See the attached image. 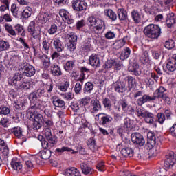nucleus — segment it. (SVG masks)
<instances>
[{"label": "nucleus", "mask_w": 176, "mask_h": 176, "mask_svg": "<svg viewBox=\"0 0 176 176\" xmlns=\"http://www.w3.org/2000/svg\"><path fill=\"white\" fill-rule=\"evenodd\" d=\"M53 45L54 46V49L58 52L64 50V45L63 44V41L58 38H55L53 41Z\"/></svg>", "instance_id": "obj_24"}, {"label": "nucleus", "mask_w": 176, "mask_h": 176, "mask_svg": "<svg viewBox=\"0 0 176 176\" xmlns=\"http://www.w3.org/2000/svg\"><path fill=\"white\" fill-rule=\"evenodd\" d=\"M41 159L43 160H49L52 156V151L50 149H45L41 151Z\"/></svg>", "instance_id": "obj_41"}, {"label": "nucleus", "mask_w": 176, "mask_h": 176, "mask_svg": "<svg viewBox=\"0 0 176 176\" xmlns=\"http://www.w3.org/2000/svg\"><path fill=\"white\" fill-rule=\"evenodd\" d=\"M22 71L25 76L29 77L34 76V75H35V72H36L35 67L28 63L24 64L22 66Z\"/></svg>", "instance_id": "obj_9"}, {"label": "nucleus", "mask_w": 176, "mask_h": 176, "mask_svg": "<svg viewBox=\"0 0 176 176\" xmlns=\"http://www.w3.org/2000/svg\"><path fill=\"white\" fill-rule=\"evenodd\" d=\"M15 30L17 31L18 34H21V36H25V32L24 31V28L21 25H16L15 26Z\"/></svg>", "instance_id": "obj_55"}, {"label": "nucleus", "mask_w": 176, "mask_h": 176, "mask_svg": "<svg viewBox=\"0 0 176 176\" xmlns=\"http://www.w3.org/2000/svg\"><path fill=\"white\" fill-rule=\"evenodd\" d=\"M101 109H102V106L100 100L95 99L91 101V110H90L91 113H94V115L96 113H98V112H100Z\"/></svg>", "instance_id": "obj_13"}, {"label": "nucleus", "mask_w": 176, "mask_h": 176, "mask_svg": "<svg viewBox=\"0 0 176 176\" xmlns=\"http://www.w3.org/2000/svg\"><path fill=\"white\" fill-rule=\"evenodd\" d=\"M124 81L128 82L129 91H130L131 89L134 87V85H135V78L131 76H126Z\"/></svg>", "instance_id": "obj_32"}, {"label": "nucleus", "mask_w": 176, "mask_h": 176, "mask_svg": "<svg viewBox=\"0 0 176 176\" xmlns=\"http://www.w3.org/2000/svg\"><path fill=\"white\" fill-rule=\"evenodd\" d=\"M43 126L45 130L49 129L53 126V120H45L43 116L41 114H36L34 116V122L32 129L33 130H39L41 127Z\"/></svg>", "instance_id": "obj_3"}, {"label": "nucleus", "mask_w": 176, "mask_h": 176, "mask_svg": "<svg viewBox=\"0 0 176 176\" xmlns=\"http://www.w3.org/2000/svg\"><path fill=\"white\" fill-rule=\"evenodd\" d=\"M113 86L115 91H117V93H124V91L127 90L126 81L124 80L117 81L113 85Z\"/></svg>", "instance_id": "obj_15"}, {"label": "nucleus", "mask_w": 176, "mask_h": 176, "mask_svg": "<svg viewBox=\"0 0 176 176\" xmlns=\"http://www.w3.org/2000/svg\"><path fill=\"white\" fill-rule=\"evenodd\" d=\"M10 48L9 42L3 40H0V52H6Z\"/></svg>", "instance_id": "obj_39"}, {"label": "nucleus", "mask_w": 176, "mask_h": 176, "mask_svg": "<svg viewBox=\"0 0 176 176\" xmlns=\"http://www.w3.org/2000/svg\"><path fill=\"white\" fill-rule=\"evenodd\" d=\"M131 14L134 23H135L136 24L141 23V14H140L138 10H133L131 12Z\"/></svg>", "instance_id": "obj_25"}, {"label": "nucleus", "mask_w": 176, "mask_h": 176, "mask_svg": "<svg viewBox=\"0 0 176 176\" xmlns=\"http://www.w3.org/2000/svg\"><path fill=\"white\" fill-rule=\"evenodd\" d=\"M8 85L14 86L16 90H30L34 87V82L31 80L25 81L21 74L16 73L14 76L8 78Z\"/></svg>", "instance_id": "obj_1"}, {"label": "nucleus", "mask_w": 176, "mask_h": 176, "mask_svg": "<svg viewBox=\"0 0 176 176\" xmlns=\"http://www.w3.org/2000/svg\"><path fill=\"white\" fill-rule=\"evenodd\" d=\"M41 60L44 64H46L47 67H49V65H50V59L49 58V57H47V55L43 54L41 56Z\"/></svg>", "instance_id": "obj_60"}, {"label": "nucleus", "mask_w": 176, "mask_h": 176, "mask_svg": "<svg viewBox=\"0 0 176 176\" xmlns=\"http://www.w3.org/2000/svg\"><path fill=\"white\" fill-rule=\"evenodd\" d=\"M102 104L104 105V107L108 111H111L112 109V102L108 98H104L102 100Z\"/></svg>", "instance_id": "obj_40"}, {"label": "nucleus", "mask_w": 176, "mask_h": 176, "mask_svg": "<svg viewBox=\"0 0 176 176\" xmlns=\"http://www.w3.org/2000/svg\"><path fill=\"white\" fill-rule=\"evenodd\" d=\"M102 29L105 30V22L102 19L98 18L95 26L92 28V31H94L96 34V31H101Z\"/></svg>", "instance_id": "obj_18"}, {"label": "nucleus", "mask_w": 176, "mask_h": 176, "mask_svg": "<svg viewBox=\"0 0 176 176\" xmlns=\"http://www.w3.org/2000/svg\"><path fill=\"white\" fill-rule=\"evenodd\" d=\"M165 47L166 49H174L175 47V42L173 39H168L165 42Z\"/></svg>", "instance_id": "obj_49"}, {"label": "nucleus", "mask_w": 176, "mask_h": 176, "mask_svg": "<svg viewBox=\"0 0 176 176\" xmlns=\"http://www.w3.org/2000/svg\"><path fill=\"white\" fill-rule=\"evenodd\" d=\"M50 16H52V14H50V12H43L41 14L40 17L41 20H43V21H49Z\"/></svg>", "instance_id": "obj_51"}, {"label": "nucleus", "mask_w": 176, "mask_h": 176, "mask_svg": "<svg viewBox=\"0 0 176 176\" xmlns=\"http://www.w3.org/2000/svg\"><path fill=\"white\" fill-rule=\"evenodd\" d=\"M80 168L82 171V173L85 174V175L93 174V170H91V168L89 167L87 164L85 163H82L80 164Z\"/></svg>", "instance_id": "obj_38"}, {"label": "nucleus", "mask_w": 176, "mask_h": 176, "mask_svg": "<svg viewBox=\"0 0 176 176\" xmlns=\"http://www.w3.org/2000/svg\"><path fill=\"white\" fill-rule=\"evenodd\" d=\"M11 133L17 137V138H21L23 137V129L21 127L16 126L11 129Z\"/></svg>", "instance_id": "obj_37"}, {"label": "nucleus", "mask_w": 176, "mask_h": 176, "mask_svg": "<svg viewBox=\"0 0 176 176\" xmlns=\"http://www.w3.org/2000/svg\"><path fill=\"white\" fill-rule=\"evenodd\" d=\"M45 137L48 142L43 140H41V145L44 149H48L53 148L55 144L57 143V138L52 135V130L50 129H46L45 131Z\"/></svg>", "instance_id": "obj_5"}, {"label": "nucleus", "mask_w": 176, "mask_h": 176, "mask_svg": "<svg viewBox=\"0 0 176 176\" xmlns=\"http://www.w3.org/2000/svg\"><path fill=\"white\" fill-rule=\"evenodd\" d=\"M38 98H39V96H38L36 91L30 93L29 95V100L31 102H35Z\"/></svg>", "instance_id": "obj_53"}, {"label": "nucleus", "mask_w": 176, "mask_h": 176, "mask_svg": "<svg viewBox=\"0 0 176 176\" xmlns=\"http://www.w3.org/2000/svg\"><path fill=\"white\" fill-rule=\"evenodd\" d=\"M104 15L107 16L111 20H112V21H116V19H118L116 13L111 9L105 10Z\"/></svg>", "instance_id": "obj_33"}, {"label": "nucleus", "mask_w": 176, "mask_h": 176, "mask_svg": "<svg viewBox=\"0 0 176 176\" xmlns=\"http://www.w3.org/2000/svg\"><path fill=\"white\" fill-rule=\"evenodd\" d=\"M11 13L14 17H19V8H17V5L15 3L12 4L11 6Z\"/></svg>", "instance_id": "obj_48"}, {"label": "nucleus", "mask_w": 176, "mask_h": 176, "mask_svg": "<svg viewBox=\"0 0 176 176\" xmlns=\"http://www.w3.org/2000/svg\"><path fill=\"white\" fill-rule=\"evenodd\" d=\"M157 120L160 124H163L164 123V120H166V116L164 113H159L157 115Z\"/></svg>", "instance_id": "obj_56"}, {"label": "nucleus", "mask_w": 176, "mask_h": 176, "mask_svg": "<svg viewBox=\"0 0 176 176\" xmlns=\"http://www.w3.org/2000/svg\"><path fill=\"white\" fill-rule=\"evenodd\" d=\"M128 71L131 72L132 75H135V76H138L140 75V65L138 63H131L128 67Z\"/></svg>", "instance_id": "obj_17"}, {"label": "nucleus", "mask_w": 176, "mask_h": 176, "mask_svg": "<svg viewBox=\"0 0 176 176\" xmlns=\"http://www.w3.org/2000/svg\"><path fill=\"white\" fill-rule=\"evenodd\" d=\"M94 89V84L91 82H87L84 87L85 93H91V91Z\"/></svg>", "instance_id": "obj_45"}, {"label": "nucleus", "mask_w": 176, "mask_h": 176, "mask_svg": "<svg viewBox=\"0 0 176 176\" xmlns=\"http://www.w3.org/2000/svg\"><path fill=\"white\" fill-rule=\"evenodd\" d=\"M32 109H42V104H41V102H36L34 103V105H32L30 109H29L28 110V113H30V118H32V119H34V117L35 116V115L36 114H34V112H35V111H32Z\"/></svg>", "instance_id": "obj_23"}, {"label": "nucleus", "mask_w": 176, "mask_h": 176, "mask_svg": "<svg viewBox=\"0 0 176 176\" xmlns=\"http://www.w3.org/2000/svg\"><path fill=\"white\" fill-rule=\"evenodd\" d=\"M59 15L62 17L63 21L67 24H74L75 21L74 19L69 15V12L63 9L59 11Z\"/></svg>", "instance_id": "obj_14"}, {"label": "nucleus", "mask_w": 176, "mask_h": 176, "mask_svg": "<svg viewBox=\"0 0 176 176\" xmlns=\"http://www.w3.org/2000/svg\"><path fill=\"white\" fill-rule=\"evenodd\" d=\"M72 8L76 12H83L87 9V3L82 0H76L72 3Z\"/></svg>", "instance_id": "obj_7"}, {"label": "nucleus", "mask_w": 176, "mask_h": 176, "mask_svg": "<svg viewBox=\"0 0 176 176\" xmlns=\"http://www.w3.org/2000/svg\"><path fill=\"white\" fill-rule=\"evenodd\" d=\"M76 43H73L71 41H69L67 43V47L70 52H74V50H75V49H76Z\"/></svg>", "instance_id": "obj_62"}, {"label": "nucleus", "mask_w": 176, "mask_h": 176, "mask_svg": "<svg viewBox=\"0 0 176 176\" xmlns=\"http://www.w3.org/2000/svg\"><path fill=\"white\" fill-rule=\"evenodd\" d=\"M96 116H98V118L102 116L100 118V122L102 125L104 126V127L109 126V124H111L113 120V118H112V116L104 113H99Z\"/></svg>", "instance_id": "obj_10"}, {"label": "nucleus", "mask_w": 176, "mask_h": 176, "mask_svg": "<svg viewBox=\"0 0 176 176\" xmlns=\"http://www.w3.org/2000/svg\"><path fill=\"white\" fill-rule=\"evenodd\" d=\"M115 65V60H107L104 64V68L109 69L112 68V67H114Z\"/></svg>", "instance_id": "obj_61"}, {"label": "nucleus", "mask_w": 176, "mask_h": 176, "mask_svg": "<svg viewBox=\"0 0 176 176\" xmlns=\"http://www.w3.org/2000/svg\"><path fill=\"white\" fill-rule=\"evenodd\" d=\"M0 151L4 156H8L9 155V148L5 143V140L0 139Z\"/></svg>", "instance_id": "obj_27"}, {"label": "nucleus", "mask_w": 176, "mask_h": 176, "mask_svg": "<svg viewBox=\"0 0 176 176\" xmlns=\"http://www.w3.org/2000/svg\"><path fill=\"white\" fill-rule=\"evenodd\" d=\"M10 113V109L5 106L0 107V115H4V116H6V115H9Z\"/></svg>", "instance_id": "obj_52"}, {"label": "nucleus", "mask_w": 176, "mask_h": 176, "mask_svg": "<svg viewBox=\"0 0 176 176\" xmlns=\"http://www.w3.org/2000/svg\"><path fill=\"white\" fill-rule=\"evenodd\" d=\"M144 34L151 39H157L162 35V29L157 25L150 24L144 28Z\"/></svg>", "instance_id": "obj_4"}, {"label": "nucleus", "mask_w": 176, "mask_h": 176, "mask_svg": "<svg viewBox=\"0 0 176 176\" xmlns=\"http://www.w3.org/2000/svg\"><path fill=\"white\" fill-rule=\"evenodd\" d=\"M148 112V111L144 110L141 108H138L136 109V113L138 118H145Z\"/></svg>", "instance_id": "obj_50"}, {"label": "nucleus", "mask_w": 176, "mask_h": 176, "mask_svg": "<svg viewBox=\"0 0 176 176\" xmlns=\"http://www.w3.org/2000/svg\"><path fill=\"white\" fill-rule=\"evenodd\" d=\"M31 14H32V8L31 7L25 8L24 10L22 12V17L24 19H28L31 17Z\"/></svg>", "instance_id": "obj_42"}, {"label": "nucleus", "mask_w": 176, "mask_h": 176, "mask_svg": "<svg viewBox=\"0 0 176 176\" xmlns=\"http://www.w3.org/2000/svg\"><path fill=\"white\" fill-rule=\"evenodd\" d=\"M121 155L124 157H133L134 156V153L131 148H124L121 150Z\"/></svg>", "instance_id": "obj_28"}, {"label": "nucleus", "mask_w": 176, "mask_h": 176, "mask_svg": "<svg viewBox=\"0 0 176 176\" xmlns=\"http://www.w3.org/2000/svg\"><path fill=\"white\" fill-rule=\"evenodd\" d=\"M65 176H80V173L76 168H70L65 170Z\"/></svg>", "instance_id": "obj_29"}, {"label": "nucleus", "mask_w": 176, "mask_h": 176, "mask_svg": "<svg viewBox=\"0 0 176 176\" xmlns=\"http://www.w3.org/2000/svg\"><path fill=\"white\" fill-rule=\"evenodd\" d=\"M48 32L50 35H53L57 32V26L56 24H53L51 25L50 29L48 30Z\"/></svg>", "instance_id": "obj_64"}, {"label": "nucleus", "mask_w": 176, "mask_h": 176, "mask_svg": "<svg viewBox=\"0 0 176 176\" xmlns=\"http://www.w3.org/2000/svg\"><path fill=\"white\" fill-rule=\"evenodd\" d=\"M166 25L169 28H171L174 24H175V18H174V13L171 12L167 14Z\"/></svg>", "instance_id": "obj_26"}, {"label": "nucleus", "mask_w": 176, "mask_h": 176, "mask_svg": "<svg viewBox=\"0 0 176 176\" xmlns=\"http://www.w3.org/2000/svg\"><path fill=\"white\" fill-rule=\"evenodd\" d=\"M97 20H98V18H96L94 16H89L87 19V24L88 27L91 28L95 27L96 23H97Z\"/></svg>", "instance_id": "obj_36"}, {"label": "nucleus", "mask_w": 176, "mask_h": 176, "mask_svg": "<svg viewBox=\"0 0 176 176\" xmlns=\"http://www.w3.org/2000/svg\"><path fill=\"white\" fill-rule=\"evenodd\" d=\"M10 164L13 170H15L16 171H19V170H21V168H23V164H21V162L16 161L15 159H13L11 161Z\"/></svg>", "instance_id": "obj_34"}, {"label": "nucleus", "mask_w": 176, "mask_h": 176, "mask_svg": "<svg viewBox=\"0 0 176 176\" xmlns=\"http://www.w3.org/2000/svg\"><path fill=\"white\" fill-rule=\"evenodd\" d=\"M113 68L114 69H116V71H119L121 68H123V63H122V62H118L116 60H114Z\"/></svg>", "instance_id": "obj_63"}, {"label": "nucleus", "mask_w": 176, "mask_h": 176, "mask_svg": "<svg viewBox=\"0 0 176 176\" xmlns=\"http://www.w3.org/2000/svg\"><path fill=\"white\" fill-rule=\"evenodd\" d=\"M118 14L120 20L124 21L127 19V12L124 9H118Z\"/></svg>", "instance_id": "obj_44"}, {"label": "nucleus", "mask_w": 176, "mask_h": 176, "mask_svg": "<svg viewBox=\"0 0 176 176\" xmlns=\"http://www.w3.org/2000/svg\"><path fill=\"white\" fill-rule=\"evenodd\" d=\"M166 68L170 72H174L176 69V55L173 56V58H171L166 64Z\"/></svg>", "instance_id": "obj_21"}, {"label": "nucleus", "mask_w": 176, "mask_h": 176, "mask_svg": "<svg viewBox=\"0 0 176 176\" xmlns=\"http://www.w3.org/2000/svg\"><path fill=\"white\" fill-rule=\"evenodd\" d=\"M131 139L133 144H136V145L139 146H144V145H145V139H144V136L140 133H132Z\"/></svg>", "instance_id": "obj_6"}, {"label": "nucleus", "mask_w": 176, "mask_h": 176, "mask_svg": "<svg viewBox=\"0 0 176 176\" xmlns=\"http://www.w3.org/2000/svg\"><path fill=\"white\" fill-rule=\"evenodd\" d=\"M42 45H43V47L44 49L45 53H46V54H49V52H50V46H51L50 43L45 40L43 41Z\"/></svg>", "instance_id": "obj_47"}, {"label": "nucleus", "mask_w": 176, "mask_h": 176, "mask_svg": "<svg viewBox=\"0 0 176 176\" xmlns=\"http://www.w3.org/2000/svg\"><path fill=\"white\" fill-rule=\"evenodd\" d=\"M89 63L94 68H100L101 67V59L98 54H93L89 56Z\"/></svg>", "instance_id": "obj_11"}, {"label": "nucleus", "mask_w": 176, "mask_h": 176, "mask_svg": "<svg viewBox=\"0 0 176 176\" xmlns=\"http://www.w3.org/2000/svg\"><path fill=\"white\" fill-rule=\"evenodd\" d=\"M69 38V42H73L77 43L78 42V36L75 34L74 33H70L67 35Z\"/></svg>", "instance_id": "obj_57"}, {"label": "nucleus", "mask_w": 176, "mask_h": 176, "mask_svg": "<svg viewBox=\"0 0 176 176\" xmlns=\"http://www.w3.org/2000/svg\"><path fill=\"white\" fill-rule=\"evenodd\" d=\"M91 47V44L90 43V41L85 42L81 46L82 50H84V52H89Z\"/></svg>", "instance_id": "obj_58"}, {"label": "nucleus", "mask_w": 176, "mask_h": 176, "mask_svg": "<svg viewBox=\"0 0 176 176\" xmlns=\"http://www.w3.org/2000/svg\"><path fill=\"white\" fill-rule=\"evenodd\" d=\"M176 164V155H174V152L169 153V155H166V160L164 162L165 168H171L174 164Z\"/></svg>", "instance_id": "obj_8"}, {"label": "nucleus", "mask_w": 176, "mask_h": 176, "mask_svg": "<svg viewBox=\"0 0 176 176\" xmlns=\"http://www.w3.org/2000/svg\"><path fill=\"white\" fill-rule=\"evenodd\" d=\"M155 96H151L148 94H144L142 97L137 100L136 103L139 107H142V105H144V104H146V102L155 101Z\"/></svg>", "instance_id": "obj_12"}, {"label": "nucleus", "mask_w": 176, "mask_h": 176, "mask_svg": "<svg viewBox=\"0 0 176 176\" xmlns=\"http://www.w3.org/2000/svg\"><path fill=\"white\" fill-rule=\"evenodd\" d=\"M167 91V89L164 88L163 86H160L158 89L155 90V91L153 94V97H155V100L156 98H162L164 96H166L164 93Z\"/></svg>", "instance_id": "obj_19"}, {"label": "nucleus", "mask_w": 176, "mask_h": 176, "mask_svg": "<svg viewBox=\"0 0 176 176\" xmlns=\"http://www.w3.org/2000/svg\"><path fill=\"white\" fill-rule=\"evenodd\" d=\"M156 136L152 132H148L147 134V142L146 144V148L150 149L151 156H157V153L160 152V146L159 144L157 143Z\"/></svg>", "instance_id": "obj_2"}, {"label": "nucleus", "mask_w": 176, "mask_h": 176, "mask_svg": "<svg viewBox=\"0 0 176 176\" xmlns=\"http://www.w3.org/2000/svg\"><path fill=\"white\" fill-rule=\"evenodd\" d=\"M131 53V50H130V48L126 47L120 55V60H124L127 59L128 57H130Z\"/></svg>", "instance_id": "obj_35"}, {"label": "nucleus", "mask_w": 176, "mask_h": 176, "mask_svg": "<svg viewBox=\"0 0 176 176\" xmlns=\"http://www.w3.org/2000/svg\"><path fill=\"white\" fill-rule=\"evenodd\" d=\"M28 103L25 102H17L15 104V108L16 109H25V107H27Z\"/></svg>", "instance_id": "obj_54"}, {"label": "nucleus", "mask_w": 176, "mask_h": 176, "mask_svg": "<svg viewBox=\"0 0 176 176\" xmlns=\"http://www.w3.org/2000/svg\"><path fill=\"white\" fill-rule=\"evenodd\" d=\"M51 74L54 76H61L63 72H61V67L56 63H54L50 66Z\"/></svg>", "instance_id": "obj_16"}, {"label": "nucleus", "mask_w": 176, "mask_h": 176, "mask_svg": "<svg viewBox=\"0 0 176 176\" xmlns=\"http://www.w3.org/2000/svg\"><path fill=\"white\" fill-rule=\"evenodd\" d=\"M4 27L8 34H10L12 36H16V31L13 30V26L6 23L4 25Z\"/></svg>", "instance_id": "obj_46"}, {"label": "nucleus", "mask_w": 176, "mask_h": 176, "mask_svg": "<svg viewBox=\"0 0 176 176\" xmlns=\"http://www.w3.org/2000/svg\"><path fill=\"white\" fill-rule=\"evenodd\" d=\"M144 122L148 124H155V115L148 111L147 114L144 117Z\"/></svg>", "instance_id": "obj_31"}, {"label": "nucleus", "mask_w": 176, "mask_h": 176, "mask_svg": "<svg viewBox=\"0 0 176 176\" xmlns=\"http://www.w3.org/2000/svg\"><path fill=\"white\" fill-rule=\"evenodd\" d=\"M139 61H140L142 64H146L150 61L149 52L147 50L143 52V54L139 58Z\"/></svg>", "instance_id": "obj_30"}, {"label": "nucleus", "mask_w": 176, "mask_h": 176, "mask_svg": "<svg viewBox=\"0 0 176 176\" xmlns=\"http://www.w3.org/2000/svg\"><path fill=\"white\" fill-rule=\"evenodd\" d=\"M74 67H75V62H74V60H68L64 65V69L69 72V71H72Z\"/></svg>", "instance_id": "obj_43"}, {"label": "nucleus", "mask_w": 176, "mask_h": 176, "mask_svg": "<svg viewBox=\"0 0 176 176\" xmlns=\"http://www.w3.org/2000/svg\"><path fill=\"white\" fill-rule=\"evenodd\" d=\"M87 145L91 149H96V140L93 138H89L88 140Z\"/></svg>", "instance_id": "obj_59"}, {"label": "nucleus", "mask_w": 176, "mask_h": 176, "mask_svg": "<svg viewBox=\"0 0 176 176\" xmlns=\"http://www.w3.org/2000/svg\"><path fill=\"white\" fill-rule=\"evenodd\" d=\"M51 101L54 107H57L58 108H63V107L65 106V102L64 100L58 98L57 96H53L51 98Z\"/></svg>", "instance_id": "obj_20"}, {"label": "nucleus", "mask_w": 176, "mask_h": 176, "mask_svg": "<svg viewBox=\"0 0 176 176\" xmlns=\"http://www.w3.org/2000/svg\"><path fill=\"white\" fill-rule=\"evenodd\" d=\"M35 21H31L28 28V32H30L34 39L36 38V36H38V32H36V30H35Z\"/></svg>", "instance_id": "obj_22"}]
</instances>
